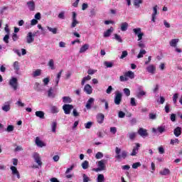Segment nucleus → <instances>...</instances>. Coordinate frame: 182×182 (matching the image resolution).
Instances as JSON below:
<instances>
[{
  "label": "nucleus",
  "instance_id": "dca6fc26",
  "mask_svg": "<svg viewBox=\"0 0 182 182\" xmlns=\"http://www.w3.org/2000/svg\"><path fill=\"white\" fill-rule=\"evenodd\" d=\"M1 109L3 112H9V110H11V102H5L4 106L1 107Z\"/></svg>",
  "mask_w": 182,
  "mask_h": 182
},
{
  "label": "nucleus",
  "instance_id": "864d4df0",
  "mask_svg": "<svg viewBox=\"0 0 182 182\" xmlns=\"http://www.w3.org/2000/svg\"><path fill=\"white\" fill-rule=\"evenodd\" d=\"M141 164L140 162H136L134 164H132V168H137L138 167H141Z\"/></svg>",
  "mask_w": 182,
  "mask_h": 182
},
{
  "label": "nucleus",
  "instance_id": "ea45409f",
  "mask_svg": "<svg viewBox=\"0 0 182 182\" xmlns=\"http://www.w3.org/2000/svg\"><path fill=\"white\" fill-rule=\"evenodd\" d=\"M90 79H92V77H90V75H87V77H83L81 81L82 86H83L85 85V83H86V82H87V80H90Z\"/></svg>",
  "mask_w": 182,
  "mask_h": 182
},
{
  "label": "nucleus",
  "instance_id": "393cba45",
  "mask_svg": "<svg viewBox=\"0 0 182 182\" xmlns=\"http://www.w3.org/2000/svg\"><path fill=\"white\" fill-rule=\"evenodd\" d=\"M48 96L50 99H55L56 97V94L53 92V90L50 87L48 91Z\"/></svg>",
  "mask_w": 182,
  "mask_h": 182
},
{
  "label": "nucleus",
  "instance_id": "3c124183",
  "mask_svg": "<svg viewBox=\"0 0 182 182\" xmlns=\"http://www.w3.org/2000/svg\"><path fill=\"white\" fill-rule=\"evenodd\" d=\"M126 116V113H124L123 111H119L118 112V117L119 119H124V117Z\"/></svg>",
  "mask_w": 182,
  "mask_h": 182
},
{
  "label": "nucleus",
  "instance_id": "bb28decb",
  "mask_svg": "<svg viewBox=\"0 0 182 182\" xmlns=\"http://www.w3.org/2000/svg\"><path fill=\"white\" fill-rule=\"evenodd\" d=\"M173 134L176 136V137H178L179 136L181 135V128L180 127H176L173 130Z\"/></svg>",
  "mask_w": 182,
  "mask_h": 182
},
{
  "label": "nucleus",
  "instance_id": "cd10ccee",
  "mask_svg": "<svg viewBox=\"0 0 182 182\" xmlns=\"http://www.w3.org/2000/svg\"><path fill=\"white\" fill-rule=\"evenodd\" d=\"M89 49V44L85 43L80 48V53H85Z\"/></svg>",
  "mask_w": 182,
  "mask_h": 182
},
{
  "label": "nucleus",
  "instance_id": "2f4dec72",
  "mask_svg": "<svg viewBox=\"0 0 182 182\" xmlns=\"http://www.w3.org/2000/svg\"><path fill=\"white\" fill-rule=\"evenodd\" d=\"M63 72V70H61L58 74L55 79V86H58L59 85V80H60V77L62 76V73Z\"/></svg>",
  "mask_w": 182,
  "mask_h": 182
},
{
  "label": "nucleus",
  "instance_id": "4468645a",
  "mask_svg": "<svg viewBox=\"0 0 182 182\" xmlns=\"http://www.w3.org/2000/svg\"><path fill=\"white\" fill-rule=\"evenodd\" d=\"M96 117L97 122V123H99V124H102V123H103V122L105 121V114L102 113H98Z\"/></svg>",
  "mask_w": 182,
  "mask_h": 182
},
{
  "label": "nucleus",
  "instance_id": "20e7f679",
  "mask_svg": "<svg viewBox=\"0 0 182 182\" xmlns=\"http://www.w3.org/2000/svg\"><path fill=\"white\" fill-rule=\"evenodd\" d=\"M9 85L14 90H18V78L12 77L9 82Z\"/></svg>",
  "mask_w": 182,
  "mask_h": 182
},
{
  "label": "nucleus",
  "instance_id": "603ef678",
  "mask_svg": "<svg viewBox=\"0 0 182 182\" xmlns=\"http://www.w3.org/2000/svg\"><path fill=\"white\" fill-rule=\"evenodd\" d=\"M119 80L120 82H127V80H129V78L124 75L119 77Z\"/></svg>",
  "mask_w": 182,
  "mask_h": 182
},
{
  "label": "nucleus",
  "instance_id": "f8f14e48",
  "mask_svg": "<svg viewBox=\"0 0 182 182\" xmlns=\"http://www.w3.org/2000/svg\"><path fill=\"white\" fill-rule=\"evenodd\" d=\"M76 12H73V22H72V25H71V28H75L76 25L79 24V21H77V20L76 19Z\"/></svg>",
  "mask_w": 182,
  "mask_h": 182
},
{
  "label": "nucleus",
  "instance_id": "e2e57ef3",
  "mask_svg": "<svg viewBox=\"0 0 182 182\" xmlns=\"http://www.w3.org/2000/svg\"><path fill=\"white\" fill-rule=\"evenodd\" d=\"M149 119H151V120H156L157 119V115L156 114L150 113Z\"/></svg>",
  "mask_w": 182,
  "mask_h": 182
},
{
  "label": "nucleus",
  "instance_id": "4be33fe9",
  "mask_svg": "<svg viewBox=\"0 0 182 182\" xmlns=\"http://www.w3.org/2000/svg\"><path fill=\"white\" fill-rule=\"evenodd\" d=\"M113 27H110V28L104 32V38H109L113 33Z\"/></svg>",
  "mask_w": 182,
  "mask_h": 182
},
{
  "label": "nucleus",
  "instance_id": "774afa93",
  "mask_svg": "<svg viewBox=\"0 0 182 182\" xmlns=\"http://www.w3.org/2000/svg\"><path fill=\"white\" fill-rule=\"evenodd\" d=\"M96 72H97V70L89 69V70H87L88 75H95V73H96Z\"/></svg>",
  "mask_w": 182,
  "mask_h": 182
},
{
  "label": "nucleus",
  "instance_id": "f3484780",
  "mask_svg": "<svg viewBox=\"0 0 182 182\" xmlns=\"http://www.w3.org/2000/svg\"><path fill=\"white\" fill-rule=\"evenodd\" d=\"M180 42V39L178 38H173L170 41L169 45L171 46V48H176L177 44Z\"/></svg>",
  "mask_w": 182,
  "mask_h": 182
},
{
  "label": "nucleus",
  "instance_id": "6e6552de",
  "mask_svg": "<svg viewBox=\"0 0 182 182\" xmlns=\"http://www.w3.org/2000/svg\"><path fill=\"white\" fill-rule=\"evenodd\" d=\"M73 109V105L69 104H65L63 106V110H64L65 114H70V110Z\"/></svg>",
  "mask_w": 182,
  "mask_h": 182
},
{
  "label": "nucleus",
  "instance_id": "7ed1b4c3",
  "mask_svg": "<svg viewBox=\"0 0 182 182\" xmlns=\"http://www.w3.org/2000/svg\"><path fill=\"white\" fill-rule=\"evenodd\" d=\"M97 168H94L93 171H96V173H99V171H105L106 170V161L105 159H102L97 162Z\"/></svg>",
  "mask_w": 182,
  "mask_h": 182
},
{
  "label": "nucleus",
  "instance_id": "c756f323",
  "mask_svg": "<svg viewBox=\"0 0 182 182\" xmlns=\"http://www.w3.org/2000/svg\"><path fill=\"white\" fill-rule=\"evenodd\" d=\"M36 116L39 119H45V112L43 111H37L36 112Z\"/></svg>",
  "mask_w": 182,
  "mask_h": 182
},
{
  "label": "nucleus",
  "instance_id": "8fccbe9b",
  "mask_svg": "<svg viewBox=\"0 0 182 182\" xmlns=\"http://www.w3.org/2000/svg\"><path fill=\"white\" fill-rule=\"evenodd\" d=\"M95 159H97V160H100V159H103V153L97 152L95 155Z\"/></svg>",
  "mask_w": 182,
  "mask_h": 182
},
{
  "label": "nucleus",
  "instance_id": "58836bf2",
  "mask_svg": "<svg viewBox=\"0 0 182 182\" xmlns=\"http://www.w3.org/2000/svg\"><path fill=\"white\" fill-rule=\"evenodd\" d=\"M81 166L83 170H87V168H89V161H83Z\"/></svg>",
  "mask_w": 182,
  "mask_h": 182
},
{
  "label": "nucleus",
  "instance_id": "9b49d317",
  "mask_svg": "<svg viewBox=\"0 0 182 182\" xmlns=\"http://www.w3.org/2000/svg\"><path fill=\"white\" fill-rule=\"evenodd\" d=\"M10 169L11 170V173L13 176H16L17 178H21V175L19 174V171L15 166H11Z\"/></svg>",
  "mask_w": 182,
  "mask_h": 182
},
{
  "label": "nucleus",
  "instance_id": "37998d69",
  "mask_svg": "<svg viewBox=\"0 0 182 182\" xmlns=\"http://www.w3.org/2000/svg\"><path fill=\"white\" fill-rule=\"evenodd\" d=\"M56 126H58V122H53L51 124V129H52L53 133H56Z\"/></svg>",
  "mask_w": 182,
  "mask_h": 182
},
{
  "label": "nucleus",
  "instance_id": "a211bd4d",
  "mask_svg": "<svg viewBox=\"0 0 182 182\" xmlns=\"http://www.w3.org/2000/svg\"><path fill=\"white\" fill-rule=\"evenodd\" d=\"M146 70H147L148 73H151V75H154V73L156 72V66H154L153 65H149L146 68Z\"/></svg>",
  "mask_w": 182,
  "mask_h": 182
},
{
  "label": "nucleus",
  "instance_id": "5701e85b",
  "mask_svg": "<svg viewBox=\"0 0 182 182\" xmlns=\"http://www.w3.org/2000/svg\"><path fill=\"white\" fill-rule=\"evenodd\" d=\"M138 134L141 136V137H146L147 136V130L140 128L138 131Z\"/></svg>",
  "mask_w": 182,
  "mask_h": 182
},
{
  "label": "nucleus",
  "instance_id": "39448f33",
  "mask_svg": "<svg viewBox=\"0 0 182 182\" xmlns=\"http://www.w3.org/2000/svg\"><path fill=\"white\" fill-rule=\"evenodd\" d=\"M122 97H123V95L119 91L115 92V96L114 98V103H115L117 105H120L122 103Z\"/></svg>",
  "mask_w": 182,
  "mask_h": 182
},
{
  "label": "nucleus",
  "instance_id": "0e129e2a",
  "mask_svg": "<svg viewBox=\"0 0 182 182\" xmlns=\"http://www.w3.org/2000/svg\"><path fill=\"white\" fill-rule=\"evenodd\" d=\"M123 91L124 95H126V96L127 97L130 96V90L129 88H124Z\"/></svg>",
  "mask_w": 182,
  "mask_h": 182
},
{
  "label": "nucleus",
  "instance_id": "79ce46f5",
  "mask_svg": "<svg viewBox=\"0 0 182 182\" xmlns=\"http://www.w3.org/2000/svg\"><path fill=\"white\" fill-rule=\"evenodd\" d=\"M146 53H147V52L146 51V50H140L138 55H137V58L140 59L141 58H143L144 55H146Z\"/></svg>",
  "mask_w": 182,
  "mask_h": 182
},
{
  "label": "nucleus",
  "instance_id": "f03ea898",
  "mask_svg": "<svg viewBox=\"0 0 182 182\" xmlns=\"http://www.w3.org/2000/svg\"><path fill=\"white\" fill-rule=\"evenodd\" d=\"M115 159H117V160H122V159H124L126 157H127V151H122L119 147H116L115 149Z\"/></svg>",
  "mask_w": 182,
  "mask_h": 182
},
{
  "label": "nucleus",
  "instance_id": "4c0bfd02",
  "mask_svg": "<svg viewBox=\"0 0 182 182\" xmlns=\"http://www.w3.org/2000/svg\"><path fill=\"white\" fill-rule=\"evenodd\" d=\"M96 181L97 182H105V175L98 174Z\"/></svg>",
  "mask_w": 182,
  "mask_h": 182
},
{
  "label": "nucleus",
  "instance_id": "ddd939ff",
  "mask_svg": "<svg viewBox=\"0 0 182 182\" xmlns=\"http://www.w3.org/2000/svg\"><path fill=\"white\" fill-rule=\"evenodd\" d=\"M84 92H85L87 95H92V93L93 92V88H92V86H90V85L87 84L84 87Z\"/></svg>",
  "mask_w": 182,
  "mask_h": 182
},
{
  "label": "nucleus",
  "instance_id": "09e8293b",
  "mask_svg": "<svg viewBox=\"0 0 182 182\" xmlns=\"http://www.w3.org/2000/svg\"><path fill=\"white\" fill-rule=\"evenodd\" d=\"M16 105L17 106H18V107H25V103L22 102V101H21V100H18Z\"/></svg>",
  "mask_w": 182,
  "mask_h": 182
},
{
  "label": "nucleus",
  "instance_id": "052dcab7",
  "mask_svg": "<svg viewBox=\"0 0 182 182\" xmlns=\"http://www.w3.org/2000/svg\"><path fill=\"white\" fill-rule=\"evenodd\" d=\"M112 92H113V87H112V85H109L108 88L106 90V93L107 95H110Z\"/></svg>",
  "mask_w": 182,
  "mask_h": 182
},
{
  "label": "nucleus",
  "instance_id": "0eeeda50",
  "mask_svg": "<svg viewBox=\"0 0 182 182\" xmlns=\"http://www.w3.org/2000/svg\"><path fill=\"white\" fill-rule=\"evenodd\" d=\"M35 41V33L32 32H28L26 37V43H33Z\"/></svg>",
  "mask_w": 182,
  "mask_h": 182
},
{
  "label": "nucleus",
  "instance_id": "f257e3e1",
  "mask_svg": "<svg viewBox=\"0 0 182 182\" xmlns=\"http://www.w3.org/2000/svg\"><path fill=\"white\" fill-rule=\"evenodd\" d=\"M33 159L35 161V163H36L37 165H33V168H39V167H42V158H41V155L37 153V152H34L33 154Z\"/></svg>",
  "mask_w": 182,
  "mask_h": 182
},
{
  "label": "nucleus",
  "instance_id": "49530a36",
  "mask_svg": "<svg viewBox=\"0 0 182 182\" xmlns=\"http://www.w3.org/2000/svg\"><path fill=\"white\" fill-rule=\"evenodd\" d=\"M82 181L83 182H89L90 181V178L86 175V173H82Z\"/></svg>",
  "mask_w": 182,
  "mask_h": 182
},
{
  "label": "nucleus",
  "instance_id": "a878e982",
  "mask_svg": "<svg viewBox=\"0 0 182 182\" xmlns=\"http://www.w3.org/2000/svg\"><path fill=\"white\" fill-rule=\"evenodd\" d=\"M170 173V169L165 168L160 171L159 174H161V176H169Z\"/></svg>",
  "mask_w": 182,
  "mask_h": 182
},
{
  "label": "nucleus",
  "instance_id": "7c9ffc66",
  "mask_svg": "<svg viewBox=\"0 0 182 182\" xmlns=\"http://www.w3.org/2000/svg\"><path fill=\"white\" fill-rule=\"evenodd\" d=\"M13 68H14L16 73L18 74V73L19 72V69H20V68H19V62L15 61L14 63V64H13Z\"/></svg>",
  "mask_w": 182,
  "mask_h": 182
},
{
  "label": "nucleus",
  "instance_id": "412c9836",
  "mask_svg": "<svg viewBox=\"0 0 182 182\" xmlns=\"http://www.w3.org/2000/svg\"><path fill=\"white\" fill-rule=\"evenodd\" d=\"M140 147L139 144H136V146L133 148L132 152L131 153L130 156H136L137 153H139V149Z\"/></svg>",
  "mask_w": 182,
  "mask_h": 182
},
{
  "label": "nucleus",
  "instance_id": "c9c22d12",
  "mask_svg": "<svg viewBox=\"0 0 182 182\" xmlns=\"http://www.w3.org/2000/svg\"><path fill=\"white\" fill-rule=\"evenodd\" d=\"M157 132L161 134L166 132V126H159L157 127Z\"/></svg>",
  "mask_w": 182,
  "mask_h": 182
},
{
  "label": "nucleus",
  "instance_id": "f704fd0d",
  "mask_svg": "<svg viewBox=\"0 0 182 182\" xmlns=\"http://www.w3.org/2000/svg\"><path fill=\"white\" fill-rule=\"evenodd\" d=\"M114 39H115V41L119 43H123V39H122V36H120L119 34H114Z\"/></svg>",
  "mask_w": 182,
  "mask_h": 182
},
{
  "label": "nucleus",
  "instance_id": "423d86ee",
  "mask_svg": "<svg viewBox=\"0 0 182 182\" xmlns=\"http://www.w3.org/2000/svg\"><path fill=\"white\" fill-rule=\"evenodd\" d=\"M133 32L138 37L139 41H141V39H143V36H144V33L143 32H141V28H134Z\"/></svg>",
  "mask_w": 182,
  "mask_h": 182
},
{
  "label": "nucleus",
  "instance_id": "de8ad7c7",
  "mask_svg": "<svg viewBox=\"0 0 182 182\" xmlns=\"http://www.w3.org/2000/svg\"><path fill=\"white\" fill-rule=\"evenodd\" d=\"M11 38H12L13 42H16L17 41L19 40V36H18V34H16V33H14L12 34Z\"/></svg>",
  "mask_w": 182,
  "mask_h": 182
},
{
  "label": "nucleus",
  "instance_id": "680f3d73",
  "mask_svg": "<svg viewBox=\"0 0 182 182\" xmlns=\"http://www.w3.org/2000/svg\"><path fill=\"white\" fill-rule=\"evenodd\" d=\"M178 144L180 143V141H178V139H171L170 144L174 145V144Z\"/></svg>",
  "mask_w": 182,
  "mask_h": 182
},
{
  "label": "nucleus",
  "instance_id": "bf43d9fd",
  "mask_svg": "<svg viewBox=\"0 0 182 182\" xmlns=\"http://www.w3.org/2000/svg\"><path fill=\"white\" fill-rule=\"evenodd\" d=\"M129 138L130 140H134V139L136 137V133L135 132H131L128 134Z\"/></svg>",
  "mask_w": 182,
  "mask_h": 182
},
{
  "label": "nucleus",
  "instance_id": "9d476101",
  "mask_svg": "<svg viewBox=\"0 0 182 182\" xmlns=\"http://www.w3.org/2000/svg\"><path fill=\"white\" fill-rule=\"evenodd\" d=\"M147 93L143 90L141 86L138 87V92H136V97L138 99H141L143 96H146Z\"/></svg>",
  "mask_w": 182,
  "mask_h": 182
},
{
  "label": "nucleus",
  "instance_id": "e433bc0d",
  "mask_svg": "<svg viewBox=\"0 0 182 182\" xmlns=\"http://www.w3.org/2000/svg\"><path fill=\"white\" fill-rule=\"evenodd\" d=\"M47 29H48L49 32H51L53 35H56L58 33V28H52L47 26Z\"/></svg>",
  "mask_w": 182,
  "mask_h": 182
},
{
  "label": "nucleus",
  "instance_id": "13d9d810",
  "mask_svg": "<svg viewBox=\"0 0 182 182\" xmlns=\"http://www.w3.org/2000/svg\"><path fill=\"white\" fill-rule=\"evenodd\" d=\"M104 65H105V66H106V68H112L113 67V63H111V62L105 61L104 63Z\"/></svg>",
  "mask_w": 182,
  "mask_h": 182
},
{
  "label": "nucleus",
  "instance_id": "6e6d98bb",
  "mask_svg": "<svg viewBox=\"0 0 182 182\" xmlns=\"http://www.w3.org/2000/svg\"><path fill=\"white\" fill-rule=\"evenodd\" d=\"M128 55H129V53H127V50L122 51L120 59H124V58H126Z\"/></svg>",
  "mask_w": 182,
  "mask_h": 182
},
{
  "label": "nucleus",
  "instance_id": "72a5a7b5",
  "mask_svg": "<svg viewBox=\"0 0 182 182\" xmlns=\"http://www.w3.org/2000/svg\"><path fill=\"white\" fill-rule=\"evenodd\" d=\"M124 76L128 78L129 77V79H133L134 77V73H133V71H128L124 73Z\"/></svg>",
  "mask_w": 182,
  "mask_h": 182
},
{
  "label": "nucleus",
  "instance_id": "aec40b11",
  "mask_svg": "<svg viewBox=\"0 0 182 182\" xmlns=\"http://www.w3.org/2000/svg\"><path fill=\"white\" fill-rule=\"evenodd\" d=\"M47 65L51 70H55V69H56V66H55V60H53V59H50Z\"/></svg>",
  "mask_w": 182,
  "mask_h": 182
},
{
  "label": "nucleus",
  "instance_id": "c03bdc74",
  "mask_svg": "<svg viewBox=\"0 0 182 182\" xmlns=\"http://www.w3.org/2000/svg\"><path fill=\"white\" fill-rule=\"evenodd\" d=\"M63 102L64 103H72V98L70 97H63Z\"/></svg>",
  "mask_w": 182,
  "mask_h": 182
},
{
  "label": "nucleus",
  "instance_id": "2eb2a0df",
  "mask_svg": "<svg viewBox=\"0 0 182 182\" xmlns=\"http://www.w3.org/2000/svg\"><path fill=\"white\" fill-rule=\"evenodd\" d=\"M95 103V98L93 97H90L88 101L87 102V104L85 105L86 109H87V110H90V109H92V104Z\"/></svg>",
  "mask_w": 182,
  "mask_h": 182
},
{
  "label": "nucleus",
  "instance_id": "a18cd8bd",
  "mask_svg": "<svg viewBox=\"0 0 182 182\" xmlns=\"http://www.w3.org/2000/svg\"><path fill=\"white\" fill-rule=\"evenodd\" d=\"M65 11H60L58 15V19H65Z\"/></svg>",
  "mask_w": 182,
  "mask_h": 182
},
{
  "label": "nucleus",
  "instance_id": "4d7b16f0",
  "mask_svg": "<svg viewBox=\"0 0 182 182\" xmlns=\"http://www.w3.org/2000/svg\"><path fill=\"white\" fill-rule=\"evenodd\" d=\"M92 125H93V122H88L85 124V129H90V127H92Z\"/></svg>",
  "mask_w": 182,
  "mask_h": 182
},
{
  "label": "nucleus",
  "instance_id": "b1692460",
  "mask_svg": "<svg viewBox=\"0 0 182 182\" xmlns=\"http://www.w3.org/2000/svg\"><path fill=\"white\" fill-rule=\"evenodd\" d=\"M50 112L53 113V114H56V113H59V107H58L56 105H51Z\"/></svg>",
  "mask_w": 182,
  "mask_h": 182
},
{
  "label": "nucleus",
  "instance_id": "473e14b6",
  "mask_svg": "<svg viewBox=\"0 0 182 182\" xmlns=\"http://www.w3.org/2000/svg\"><path fill=\"white\" fill-rule=\"evenodd\" d=\"M127 28H129V23H127V22L121 23V31L122 32H126Z\"/></svg>",
  "mask_w": 182,
  "mask_h": 182
},
{
  "label": "nucleus",
  "instance_id": "338daca9",
  "mask_svg": "<svg viewBox=\"0 0 182 182\" xmlns=\"http://www.w3.org/2000/svg\"><path fill=\"white\" fill-rule=\"evenodd\" d=\"M14 126L13 125H9L6 129L8 132H14Z\"/></svg>",
  "mask_w": 182,
  "mask_h": 182
},
{
  "label": "nucleus",
  "instance_id": "5fc2aeb1",
  "mask_svg": "<svg viewBox=\"0 0 182 182\" xmlns=\"http://www.w3.org/2000/svg\"><path fill=\"white\" fill-rule=\"evenodd\" d=\"M3 41L5 43H9V34H6L4 38Z\"/></svg>",
  "mask_w": 182,
  "mask_h": 182
},
{
  "label": "nucleus",
  "instance_id": "a19ab883",
  "mask_svg": "<svg viewBox=\"0 0 182 182\" xmlns=\"http://www.w3.org/2000/svg\"><path fill=\"white\" fill-rule=\"evenodd\" d=\"M143 4V0H134V5L136 8H140V4Z\"/></svg>",
  "mask_w": 182,
  "mask_h": 182
},
{
  "label": "nucleus",
  "instance_id": "1a4fd4ad",
  "mask_svg": "<svg viewBox=\"0 0 182 182\" xmlns=\"http://www.w3.org/2000/svg\"><path fill=\"white\" fill-rule=\"evenodd\" d=\"M35 143L37 147H46V144L43 142V141H42L39 136L36 137Z\"/></svg>",
  "mask_w": 182,
  "mask_h": 182
},
{
  "label": "nucleus",
  "instance_id": "69168bd1",
  "mask_svg": "<svg viewBox=\"0 0 182 182\" xmlns=\"http://www.w3.org/2000/svg\"><path fill=\"white\" fill-rule=\"evenodd\" d=\"M130 105L131 106H137V104H136V99L134 97L131 98Z\"/></svg>",
  "mask_w": 182,
  "mask_h": 182
},
{
  "label": "nucleus",
  "instance_id": "6ab92c4d",
  "mask_svg": "<svg viewBox=\"0 0 182 182\" xmlns=\"http://www.w3.org/2000/svg\"><path fill=\"white\" fill-rule=\"evenodd\" d=\"M27 6L29 11H35V1H29L27 2Z\"/></svg>",
  "mask_w": 182,
  "mask_h": 182
},
{
  "label": "nucleus",
  "instance_id": "c85d7f7f",
  "mask_svg": "<svg viewBox=\"0 0 182 182\" xmlns=\"http://www.w3.org/2000/svg\"><path fill=\"white\" fill-rule=\"evenodd\" d=\"M41 75H42V70L41 69H37L32 73L33 77H38V76H41Z\"/></svg>",
  "mask_w": 182,
  "mask_h": 182
}]
</instances>
